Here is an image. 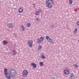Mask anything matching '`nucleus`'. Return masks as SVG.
Segmentation results:
<instances>
[{
    "mask_svg": "<svg viewBox=\"0 0 79 79\" xmlns=\"http://www.w3.org/2000/svg\"><path fill=\"white\" fill-rule=\"evenodd\" d=\"M10 73H11V76L9 73L5 75V76L7 79H11V77L13 78V77H15V75H16V71L15 70H11Z\"/></svg>",
    "mask_w": 79,
    "mask_h": 79,
    "instance_id": "f257e3e1",
    "label": "nucleus"
},
{
    "mask_svg": "<svg viewBox=\"0 0 79 79\" xmlns=\"http://www.w3.org/2000/svg\"><path fill=\"white\" fill-rule=\"evenodd\" d=\"M22 74H23V77H27V74H28V72H27V71L25 70L22 73Z\"/></svg>",
    "mask_w": 79,
    "mask_h": 79,
    "instance_id": "f03ea898",
    "label": "nucleus"
},
{
    "mask_svg": "<svg viewBox=\"0 0 79 79\" xmlns=\"http://www.w3.org/2000/svg\"><path fill=\"white\" fill-rule=\"evenodd\" d=\"M49 1H51V2L52 3H53V0H48V1H46V6H47L48 5H49V4H50Z\"/></svg>",
    "mask_w": 79,
    "mask_h": 79,
    "instance_id": "7ed1b4c3",
    "label": "nucleus"
},
{
    "mask_svg": "<svg viewBox=\"0 0 79 79\" xmlns=\"http://www.w3.org/2000/svg\"><path fill=\"white\" fill-rule=\"evenodd\" d=\"M38 41L37 42L38 44H40L41 42H42L44 40V38L41 37L40 38L37 40Z\"/></svg>",
    "mask_w": 79,
    "mask_h": 79,
    "instance_id": "20e7f679",
    "label": "nucleus"
},
{
    "mask_svg": "<svg viewBox=\"0 0 79 79\" xmlns=\"http://www.w3.org/2000/svg\"><path fill=\"white\" fill-rule=\"evenodd\" d=\"M32 43H33V42L31 40L28 41V44L29 45L30 47H32Z\"/></svg>",
    "mask_w": 79,
    "mask_h": 79,
    "instance_id": "39448f33",
    "label": "nucleus"
},
{
    "mask_svg": "<svg viewBox=\"0 0 79 79\" xmlns=\"http://www.w3.org/2000/svg\"><path fill=\"white\" fill-rule=\"evenodd\" d=\"M46 39L48 40L50 42L52 43V40L50 38V37L48 36H46Z\"/></svg>",
    "mask_w": 79,
    "mask_h": 79,
    "instance_id": "423d86ee",
    "label": "nucleus"
},
{
    "mask_svg": "<svg viewBox=\"0 0 79 79\" xmlns=\"http://www.w3.org/2000/svg\"><path fill=\"white\" fill-rule=\"evenodd\" d=\"M64 73L65 75H67V74H68L69 73V72L68 71V70H64Z\"/></svg>",
    "mask_w": 79,
    "mask_h": 79,
    "instance_id": "0eeeda50",
    "label": "nucleus"
},
{
    "mask_svg": "<svg viewBox=\"0 0 79 79\" xmlns=\"http://www.w3.org/2000/svg\"><path fill=\"white\" fill-rule=\"evenodd\" d=\"M31 66H34L33 67V68H35L36 67H37V65L33 63L31 64Z\"/></svg>",
    "mask_w": 79,
    "mask_h": 79,
    "instance_id": "6e6552de",
    "label": "nucleus"
},
{
    "mask_svg": "<svg viewBox=\"0 0 79 79\" xmlns=\"http://www.w3.org/2000/svg\"><path fill=\"white\" fill-rule=\"evenodd\" d=\"M23 12V9L22 7H20L19 10V13H22Z\"/></svg>",
    "mask_w": 79,
    "mask_h": 79,
    "instance_id": "1a4fd4ad",
    "label": "nucleus"
},
{
    "mask_svg": "<svg viewBox=\"0 0 79 79\" xmlns=\"http://www.w3.org/2000/svg\"><path fill=\"white\" fill-rule=\"evenodd\" d=\"M70 77L72 79L74 78V73H71L70 74Z\"/></svg>",
    "mask_w": 79,
    "mask_h": 79,
    "instance_id": "9d476101",
    "label": "nucleus"
},
{
    "mask_svg": "<svg viewBox=\"0 0 79 79\" xmlns=\"http://www.w3.org/2000/svg\"><path fill=\"white\" fill-rule=\"evenodd\" d=\"M4 72L5 75H6L8 73L7 71V69H4Z\"/></svg>",
    "mask_w": 79,
    "mask_h": 79,
    "instance_id": "9b49d317",
    "label": "nucleus"
},
{
    "mask_svg": "<svg viewBox=\"0 0 79 79\" xmlns=\"http://www.w3.org/2000/svg\"><path fill=\"white\" fill-rule=\"evenodd\" d=\"M46 6L48 7V8L50 9V8H52V4H50L49 5Z\"/></svg>",
    "mask_w": 79,
    "mask_h": 79,
    "instance_id": "f8f14e48",
    "label": "nucleus"
},
{
    "mask_svg": "<svg viewBox=\"0 0 79 79\" xmlns=\"http://www.w3.org/2000/svg\"><path fill=\"white\" fill-rule=\"evenodd\" d=\"M8 26L9 28H11L13 26H12V23H9L8 24Z\"/></svg>",
    "mask_w": 79,
    "mask_h": 79,
    "instance_id": "ddd939ff",
    "label": "nucleus"
},
{
    "mask_svg": "<svg viewBox=\"0 0 79 79\" xmlns=\"http://www.w3.org/2000/svg\"><path fill=\"white\" fill-rule=\"evenodd\" d=\"M12 52L13 55H16V54L17 53L16 52L15 50H13L12 51Z\"/></svg>",
    "mask_w": 79,
    "mask_h": 79,
    "instance_id": "4468645a",
    "label": "nucleus"
},
{
    "mask_svg": "<svg viewBox=\"0 0 79 79\" xmlns=\"http://www.w3.org/2000/svg\"><path fill=\"white\" fill-rule=\"evenodd\" d=\"M69 1L70 5H72V4H73V1L72 0H69Z\"/></svg>",
    "mask_w": 79,
    "mask_h": 79,
    "instance_id": "2eb2a0df",
    "label": "nucleus"
},
{
    "mask_svg": "<svg viewBox=\"0 0 79 79\" xmlns=\"http://www.w3.org/2000/svg\"><path fill=\"white\" fill-rule=\"evenodd\" d=\"M3 44H4V45H6V44H8V43H7L6 41H4L3 42Z\"/></svg>",
    "mask_w": 79,
    "mask_h": 79,
    "instance_id": "dca6fc26",
    "label": "nucleus"
},
{
    "mask_svg": "<svg viewBox=\"0 0 79 79\" xmlns=\"http://www.w3.org/2000/svg\"><path fill=\"white\" fill-rule=\"evenodd\" d=\"M44 64V62H41L40 63V66H42Z\"/></svg>",
    "mask_w": 79,
    "mask_h": 79,
    "instance_id": "f3484780",
    "label": "nucleus"
},
{
    "mask_svg": "<svg viewBox=\"0 0 79 79\" xmlns=\"http://www.w3.org/2000/svg\"><path fill=\"white\" fill-rule=\"evenodd\" d=\"M42 48V46H39L38 47V50H40Z\"/></svg>",
    "mask_w": 79,
    "mask_h": 79,
    "instance_id": "a211bd4d",
    "label": "nucleus"
},
{
    "mask_svg": "<svg viewBox=\"0 0 79 79\" xmlns=\"http://www.w3.org/2000/svg\"><path fill=\"white\" fill-rule=\"evenodd\" d=\"M41 56H42V58H44V59H45V56H44V55H42Z\"/></svg>",
    "mask_w": 79,
    "mask_h": 79,
    "instance_id": "6ab92c4d",
    "label": "nucleus"
},
{
    "mask_svg": "<svg viewBox=\"0 0 79 79\" xmlns=\"http://www.w3.org/2000/svg\"><path fill=\"white\" fill-rule=\"evenodd\" d=\"M27 26H28V27H30V26H31V24L29 23H27Z\"/></svg>",
    "mask_w": 79,
    "mask_h": 79,
    "instance_id": "aec40b11",
    "label": "nucleus"
},
{
    "mask_svg": "<svg viewBox=\"0 0 79 79\" xmlns=\"http://www.w3.org/2000/svg\"><path fill=\"white\" fill-rule=\"evenodd\" d=\"M22 27L23 29H22V31H24V30L25 28H24V27H23V25H22Z\"/></svg>",
    "mask_w": 79,
    "mask_h": 79,
    "instance_id": "412c9836",
    "label": "nucleus"
},
{
    "mask_svg": "<svg viewBox=\"0 0 79 79\" xmlns=\"http://www.w3.org/2000/svg\"><path fill=\"white\" fill-rule=\"evenodd\" d=\"M35 14L36 15H39V12H36L35 13Z\"/></svg>",
    "mask_w": 79,
    "mask_h": 79,
    "instance_id": "4be33fe9",
    "label": "nucleus"
},
{
    "mask_svg": "<svg viewBox=\"0 0 79 79\" xmlns=\"http://www.w3.org/2000/svg\"><path fill=\"white\" fill-rule=\"evenodd\" d=\"M77 29H76L75 30V31H74V32L75 33V32H77Z\"/></svg>",
    "mask_w": 79,
    "mask_h": 79,
    "instance_id": "5701e85b",
    "label": "nucleus"
},
{
    "mask_svg": "<svg viewBox=\"0 0 79 79\" xmlns=\"http://www.w3.org/2000/svg\"><path fill=\"white\" fill-rule=\"evenodd\" d=\"M74 66H75V68H77V65H74Z\"/></svg>",
    "mask_w": 79,
    "mask_h": 79,
    "instance_id": "b1692460",
    "label": "nucleus"
},
{
    "mask_svg": "<svg viewBox=\"0 0 79 79\" xmlns=\"http://www.w3.org/2000/svg\"><path fill=\"white\" fill-rule=\"evenodd\" d=\"M77 24L78 26H79V22H77Z\"/></svg>",
    "mask_w": 79,
    "mask_h": 79,
    "instance_id": "393cba45",
    "label": "nucleus"
},
{
    "mask_svg": "<svg viewBox=\"0 0 79 79\" xmlns=\"http://www.w3.org/2000/svg\"><path fill=\"white\" fill-rule=\"evenodd\" d=\"M22 79H24L23 78H22Z\"/></svg>",
    "mask_w": 79,
    "mask_h": 79,
    "instance_id": "a878e982",
    "label": "nucleus"
},
{
    "mask_svg": "<svg viewBox=\"0 0 79 79\" xmlns=\"http://www.w3.org/2000/svg\"><path fill=\"white\" fill-rule=\"evenodd\" d=\"M36 20H38V19H37Z\"/></svg>",
    "mask_w": 79,
    "mask_h": 79,
    "instance_id": "bb28decb",
    "label": "nucleus"
}]
</instances>
